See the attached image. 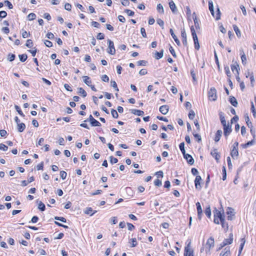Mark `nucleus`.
Masks as SVG:
<instances>
[{
    "mask_svg": "<svg viewBox=\"0 0 256 256\" xmlns=\"http://www.w3.org/2000/svg\"><path fill=\"white\" fill-rule=\"evenodd\" d=\"M26 46L31 48L33 46L32 41L31 40H28L26 44Z\"/></svg>",
    "mask_w": 256,
    "mask_h": 256,
    "instance_id": "46",
    "label": "nucleus"
},
{
    "mask_svg": "<svg viewBox=\"0 0 256 256\" xmlns=\"http://www.w3.org/2000/svg\"><path fill=\"white\" fill-rule=\"evenodd\" d=\"M170 8L173 12H175L176 10V8L175 4L173 1H171L169 2Z\"/></svg>",
    "mask_w": 256,
    "mask_h": 256,
    "instance_id": "28",
    "label": "nucleus"
},
{
    "mask_svg": "<svg viewBox=\"0 0 256 256\" xmlns=\"http://www.w3.org/2000/svg\"><path fill=\"white\" fill-rule=\"evenodd\" d=\"M230 68L232 72L235 75L236 77V79L238 82H240V78L239 77V72L238 70L239 68V64L237 62L232 60V64L230 65Z\"/></svg>",
    "mask_w": 256,
    "mask_h": 256,
    "instance_id": "2",
    "label": "nucleus"
},
{
    "mask_svg": "<svg viewBox=\"0 0 256 256\" xmlns=\"http://www.w3.org/2000/svg\"><path fill=\"white\" fill-rule=\"evenodd\" d=\"M241 60L242 61V63L244 65H246V56L244 54H243L241 56Z\"/></svg>",
    "mask_w": 256,
    "mask_h": 256,
    "instance_id": "56",
    "label": "nucleus"
},
{
    "mask_svg": "<svg viewBox=\"0 0 256 256\" xmlns=\"http://www.w3.org/2000/svg\"><path fill=\"white\" fill-rule=\"evenodd\" d=\"M38 208L40 210L43 212L45 210L46 206L42 202H40L38 204Z\"/></svg>",
    "mask_w": 256,
    "mask_h": 256,
    "instance_id": "39",
    "label": "nucleus"
},
{
    "mask_svg": "<svg viewBox=\"0 0 256 256\" xmlns=\"http://www.w3.org/2000/svg\"><path fill=\"white\" fill-rule=\"evenodd\" d=\"M108 52L110 54L114 55L116 53V50L114 46V43L110 40H108Z\"/></svg>",
    "mask_w": 256,
    "mask_h": 256,
    "instance_id": "6",
    "label": "nucleus"
},
{
    "mask_svg": "<svg viewBox=\"0 0 256 256\" xmlns=\"http://www.w3.org/2000/svg\"><path fill=\"white\" fill-rule=\"evenodd\" d=\"M208 98L210 100L215 101L216 100V90L214 88H211L208 92Z\"/></svg>",
    "mask_w": 256,
    "mask_h": 256,
    "instance_id": "5",
    "label": "nucleus"
},
{
    "mask_svg": "<svg viewBox=\"0 0 256 256\" xmlns=\"http://www.w3.org/2000/svg\"><path fill=\"white\" fill-rule=\"evenodd\" d=\"M124 12H126L128 16H133L134 14V12L128 9H126Z\"/></svg>",
    "mask_w": 256,
    "mask_h": 256,
    "instance_id": "55",
    "label": "nucleus"
},
{
    "mask_svg": "<svg viewBox=\"0 0 256 256\" xmlns=\"http://www.w3.org/2000/svg\"><path fill=\"white\" fill-rule=\"evenodd\" d=\"M190 242L186 244V246L184 248V256H194V251L190 248Z\"/></svg>",
    "mask_w": 256,
    "mask_h": 256,
    "instance_id": "7",
    "label": "nucleus"
},
{
    "mask_svg": "<svg viewBox=\"0 0 256 256\" xmlns=\"http://www.w3.org/2000/svg\"><path fill=\"white\" fill-rule=\"evenodd\" d=\"M179 148L180 150V151L182 152V154H186V150H185V149H184V142H181L180 145H179Z\"/></svg>",
    "mask_w": 256,
    "mask_h": 256,
    "instance_id": "31",
    "label": "nucleus"
},
{
    "mask_svg": "<svg viewBox=\"0 0 256 256\" xmlns=\"http://www.w3.org/2000/svg\"><path fill=\"white\" fill-rule=\"evenodd\" d=\"M14 108L20 115L22 116H24V114H23L20 106H18L17 105H15Z\"/></svg>",
    "mask_w": 256,
    "mask_h": 256,
    "instance_id": "37",
    "label": "nucleus"
},
{
    "mask_svg": "<svg viewBox=\"0 0 256 256\" xmlns=\"http://www.w3.org/2000/svg\"><path fill=\"white\" fill-rule=\"evenodd\" d=\"M224 135L227 136L230 133L232 130L231 128H229L228 126L226 125L225 127H224Z\"/></svg>",
    "mask_w": 256,
    "mask_h": 256,
    "instance_id": "25",
    "label": "nucleus"
},
{
    "mask_svg": "<svg viewBox=\"0 0 256 256\" xmlns=\"http://www.w3.org/2000/svg\"><path fill=\"white\" fill-rule=\"evenodd\" d=\"M214 238H212V237H210V238H209L208 240L206 242V252L208 251L210 252V248L214 246Z\"/></svg>",
    "mask_w": 256,
    "mask_h": 256,
    "instance_id": "8",
    "label": "nucleus"
},
{
    "mask_svg": "<svg viewBox=\"0 0 256 256\" xmlns=\"http://www.w3.org/2000/svg\"><path fill=\"white\" fill-rule=\"evenodd\" d=\"M17 127H18L17 128L19 132H22L24 130V129L26 128V125L24 123L22 122L19 124H18Z\"/></svg>",
    "mask_w": 256,
    "mask_h": 256,
    "instance_id": "23",
    "label": "nucleus"
},
{
    "mask_svg": "<svg viewBox=\"0 0 256 256\" xmlns=\"http://www.w3.org/2000/svg\"><path fill=\"white\" fill-rule=\"evenodd\" d=\"M208 8H209L210 11V12L211 14L212 15V16L216 18V20H218L220 19V9L218 8H217V13L216 14V16H214L213 2H212V1L211 0L208 1Z\"/></svg>",
    "mask_w": 256,
    "mask_h": 256,
    "instance_id": "3",
    "label": "nucleus"
},
{
    "mask_svg": "<svg viewBox=\"0 0 256 256\" xmlns=\"http://www.w3.org/2000/svg\"><path fill=\"white\" fill-rule=\"evenodd\" d=\"M15 58H16V56L14 54H8V59L10 61V62H12L13 60H14L15 59Z\"/></svg>",
    "mask_w": 256,
    "mask_h": 256,
    "instance_id": "52",
    "label": "nucleus"
},
{
    "mask_svg": "<svg viewBox=\"0 0 256 256\" xmlns=\"http://www.w3.org/2000/svg\"><path fill=\"white\" fill-rule=\"evenodd\" d=\"M54 219L57 220H60L63 222H66V220L64 217L55 216Z\"/></svg>",
    "mask_w": 256,
    "mask_h": 256,
    "instance_id": "53",
    "label": "nucleus"
},
{
    "mask_svg": "<svg viewBox=\"0 0 256 256\" xmlns=\"http://www.w3.org/2000/svg\"><path fill=\"white\" fill-rule=\"evenodd\" d=\"M111 114L114 118H117L118 117V112L114 109L112 110Z\"/></svg>",
    "mask_w": 256,
    "mask_h": 256,
    "instance_id": "41",
    "label": "nucleus"
},
{
    "mask_svg": "<svg viewBox=\"0 0 256 256\" xmlns=\"http://www.w3.org/2000/svg\"><path fill=\"white\" fill-rule=\"evenodd\" d=\"M181 36L183 44L186 46L187 45L186 34L184 29L182 30Z\"/></svg>",
    "mask_w": 256,
    "mask_h": 256,
    "instance_id": "17",
    "label": "nucleus"
},
{
    "mask_svg": "<svg viewBox=\"0 0 256 256\" xmlns=\"http://www.w3.org/2000/svg\"><path fill=\"white\" fill-rule=\"evenodd\" d=\"M64 8L68 11H70L72 9V5L69 3H66L64 4Z\"/></svg>",
    "mask_w": 256,
    "mask_h": 256,
    "instance_id": "63",
    "label": "nucleus"
},
{
    "mask_svg": "<svg viewBox=\"0 0 256 256\" xmlns=\"http://www.w3.org/2000/svg\"><path fill=\"white\" fill-rule=\"evenodd\" d=\"M234 209H232V208H228V210L226 212V214L228 215L227 218H228V220H233L234 216Z\"/></svg>",
    "mask_w": 256,
    "mask_h": 256,
    "instance_id": "14",
    "label": "nucleus"
},
{
    "mask_svg": "<svg viewBox=\"0 0 256 256\" xmlns=\"http://www.w3.org/2000/svg\"><path fill=\"white\" fill-rule=\"evenodd\" d=\"M224 250V252H222L220 256H230V250L229 248H226Z\"/></svg>",
    "mask_w": 256,
    "mask_h": 256,
    "instance_id": "24",
    "label": "nucleus"
},
{
    "mask_svg": "<svg viewBox=\"0 0 256 256\" xmlns=\"http://www.w3.org/2000/svg\"><path fill=\"white\" fill-rule=\"evenodd\" d=\"M92 211L93 210L92 208H87L86 210L85 213L88 214H90V216H92L96 212V211H95L94 212H92Z\"/></svg>",
    "mask_w": 256,
    "mask_h": 256,
    "instance_id": "34",
    "label": "nucleus"
},
{
    "mask_svg": "<svg viewBox=\"0 0 256 256\" xmlns=\"http://www.w3.org/2000/svg\"><path fill=\"white\" fill-rule=\"evenodd\" d=\"M230 102L234 106H236L238 103L236 98L234 96H230Z\"/></svg>",
    "mask_w": 256,
    "mask_h": 256,
    "instance_id": "27",
    "label": "nucleus"
},
{
    "mask_svg": "<svg viewBox=\"0 0 256 256\" xmlns=\"http://www.w3.org/2000/svg\"><path fill=\"white\" fill-rule=\"evenodd\" d=\"M196 206L198 212V217L199 220H201L202 214V210L200 204L199 202H197L196 203Z\"/></svg>",
    "mask_w": 256,
    "mask_h": 256,
    "instance_id": "10",
    "label": "nucleus"
},
{
    "mask_svg": "<svg viewBox=\"0 0 256 256\" xmlns=\"http://www.w3.org/2000/svg\"><path fill=\"white\" fill-rule=\"evenodd\" d=\"M131 242H130L131 244L130 247L134 248L137 246L138 242H136V238H132L130 240Z\"/></svg>",
    "mask_w": 256,
    "mask_h": 256,
    "instance_id": "33",
    "label": "nucleus"
},
{
    "mask_svg": "<svg viewBox=\"0 0 256 256\" xmlns=\"http://www.w3.org/2000/svg\"><path fill=\"white\" fill-rule=\"evenodd\" d=\"M192 18H193V19H194V25H195L196 27L197 28V26H198V20L196 19V16L195 12L193 13V14H192Z\"/></svg>",
    "mask_w": 256,
    "mask_h": 256,
    "instance_id": "48",
    "label": "nucleus"
},
{
    "mask_svg": "<svg viewBox=\"0 0 256 256\" xmlns=\"http://www.w3.org/2000/svg\"><path fill=\"white\" fill-rule=\"evenodd\" d=\"M168 106L167 105H163L160 108V112L163 114H166L168 112Z\"/></svg>",
    "mask_w": 256,
    "mask_h": 256,
    "instance_id": "16",
    "label": "nucleus"
},
{
    "mask_svg": "<svg viewBox=\"0 0 256 256\" xmlns=\"http://www.w3.org/2000/svg\"><path fill=\"white\" fill-rule=\"evenodd\" d=\"M193 135H194V137L197 140L198 142H201V140H202L201 136L199 134H194V132Z\"/></svg>",
    "mask_w": 256,
    "mask_h": 256,
    "instance_id": "61",
    "label": "nucleus"
},
{
    "mask_svg": "<svg viewBox=\"0 0 256 256\" xmlns=\"http://www.w3.org/2000/svg\"><path fill=\"white\" fill-rule=\"evenodd\" d=\"M110 83H111V86L112 88H114L116 91L118 92L119 90L118 88L117 84H116V82L114 80H111Z\"/></svg>",
    "mask_w": 256,
    "mask_h": 256,
    "instance_id": "42",
    "label": "nucleus"
},
{
    "mask_svg": "<svg viewBox=\"0 0 256 256\" xmlns=\"http://www.w3.org/2000/svg\"><path fill=\"white\" fill-rule=\"evenodd\" d=\"M36 15L34 13H30L28 16V18L30 20H34L36 18Z\"/></svg>",
    "mask_w": 256,
    "mask_h": 256,
    "instance_id": "45",
    "label": "nucleus"
},
{
    "mask_svg": "<svg viewBox=\"0 0 256 256\" xmlns=\"http://www.w3.org/2000/svg\"><path fill=\"white\" fill-rule=\"evenodd\" d=\"M84 82L88 86H90L92 80L88 76H82Z\"/></svg>",
    "mask_w": 256,
    "mask_h": 256,
    "instance_id": "22",
    "label": "nucleus"
},
{
    "mask_svg": "<svg viewBox=\"0 0 256 256\" xmlns=\"http://www.w3.org/2000/svg\"><path fill=\"white\" fill-rule=\"evenodd\" d=\"M18 57L20 58V61H21L22 62H25L28 58V56L26 54H20L18 56Z\"/></svg>",
    "mask_w": 256,
    "mask_h": 256,
    "instance_id": "32",
    "label": "nucleus"
},
{
    "mask_svg": "<svg viewBox=\"0 0 256 256\" xmlns=\"http://www.w3.org/2000/svg\"><path fill=\"white\" fill-rule=\"evenodd\" d=\"M169 50H170V54H172V56L176 58V56L175 51H174V49L171 46H170L169 48Z\"/></svg>",
    "mask_w": 256,
    "mask_h": 256,
    "instance_id": "58",
    "label": "nucleus"
},
{
    "mask_svg": "<svg viewBox=\"0 0 256 256\" xmlns=\"http://www.w3.org/2000/svg\"><path fill=\"white\" fill-rule=\"evenodd\" d=\"M7 13L6 11L2 10L0 11V18H3L6 16Z\"/></svg>",
    "mask_w": 256,
    "mask_h": 256,
    "instance_id": "60",
    "label": "nucleus"
},
{
    "mask_svg": "<svg viewBox=\"0 0 256 256\" xmlns=\"http://www.w3.org/2000/svg\"><path fill=\"white\" fill-rule=\"evenodd\" d=\"M90 124L92 126H101L100 123L95 119L91 122Z\"/></svg>",
    "mask_w": 256,
    "mask_h": 256,
    "instance_id": "35",
    "label": "nucleus"
},
{
    "mask_svg": "<svg viewBox=\"0 0 256 256\" xmlns=\"http://www.w3.org/2000/svg\"><path fill=\"white\" fill-rule=\"evenodd\" d=\"M214 222L216 224H220V223L222 228L225 231H226L228 228V224L226 222L224 212H222L216 209L214 210Z\"/></svg>",
    "mask_w": 256,
    "mask_h": 256,
    "instance_id": "1",
    "label": "nucleus"
},
{
    "mask_svg": "<svg viewBox=\"0 0 256 256\" xmlns=\"http://www.w3.org/2000/svg\"><path fill=\"white\" fill-rule=\"evenodd\" d=\"M110 162L112 164H116L118 162V160L116 158H114L112 156H110Z\"/></svg>",
    "mask_w": 256,
    "mask_h": 256,
    "instance_id": "59",
    "label": "nucleus"
},
{
    "mask_svg": "<svg viewBox=\"0 0 256 256\" xmlns=\"http://www.w3.org/2000/svg\"><path fill=\"white\" fill-rule=\"evenodd\" d=\"M202 180V178L200 176H196L194 180V184L196 189L200 190V181Z\"/></svg>",
    "mask_w": 256,
    "mask_h": 256,
    "instance_id": "12",
    "label": "nucleus"
},
{
    "mask_svg": "<svg viewBox=\"0 0 256 256\" xmlns=\"http://www.w3.org/2000/svg\"><path fill=\"white\" fill-rule=\"evenodd\" d=\"M220 120L222 125L224 127H225V126L227 125L226 122L224 118V117L222 116V114L220 115Z\"/></svg>",
    "mask_w": 256,
    "mask_h": 256,
    "instance_id": "40",
    "label": "nucleus"
},
{
    "mask_svg": "<svg viewBox=\"0 0 256 256\" xmlns=\"http://www.w3.org/2000/svg\"><path fill=\"white\" fill-rule=\"evenodd\" d=\"M130 111L132 114L138 116H142L144 114V112L141 110L131 109L130 110Z\"/></svg>",
    "mask_w": 256,
    "mask_h": 256,
    "instance_id": "18",
    "label": "nucleus"
},
{
    "mask_svg": "<svg viewBox=\"0 0 256 256\" xmlns=\"http://www.w3.org/2000/svg\"><path fill=\"white\" fill-rule=\"evenodd\" d=\"M102 80L104 82H108L109 81V78L106 74H104L102 76Z\"/></svg>",
    "mask_w": 256,
    "mask_h": 256,
    "instance_id": "64",
    "label": "nucleus"
},
{
    "mask_svg": "<svg viewBox=\"0 0 256 256\" xmlns=\"http://www.w3.org/2000/svg\"><path fill=\"white\" fill-rule=\"evenodd\" d=\"M190 120H193L195 116V113L194 110H190L188 115Z\"/></svg>",
    "mask_w": 256,
    "mask_h": 256,
    "instance_id": "47",
    "label": "nucleus"
},
{
    "mask_svg": "<svg viewBox=\"0 0 256 256\" xmlns=\"http://www.w3.org/2000/svg\"><path fill=\"white\" fill-rule=\"evenodd\" d=\"M211 155L218 162L220 156V154L218 152V150L216 149H214L210 152Z\"/></svg>",
    "mask_w": 256,
    "mask_h": 256,
    "instance_id": "15",
    "label": "nucleus"
},
{
    "mask_svg": "<svg viewBox=\"0 0 256 256\" xmlns=\"http://www.w3.org/2000/svg\"><path fill=\"white\" fill-rule=\"evenodd\" d=\"M78 94H81L83 97H86L87 95L86 92L82 88H78Z\"/></svg>",
    "mask_w": 256,
    "mask_h": 256,
    "instance_id": "29",
    "label": "nucleus"
},
{
    "mask_svg": "<svg viewBox=\"0 0 256 256\" xmlns=\"http://www.w3.org/2000/svg\"><path fill=\"white\" fill-rule=\"evenodd\" d=\"M251 110L254 117L256 116V110L254 108V104L252 102H251Z\"/></svg>",
    "mask_w": 256,
    "mask_h": 256,
    "instance_id": "44",
    "label": "nucleus"
},
{
    "mask_svg": "<svg viewBox=\"0 0 256 256\" xmlns=\"http://www.w3.org/2000/svg\"><path fill=\"white\" fill-rule=\"evenodd\" d=\"M44 44L48 48H51L52 46V43L48 40H46L44 41Z\"/></svg>",
    "mask_w": 256,
    "mask_h": 256,
    "instance_id": "62",
    "label": "nucleus"
},
{
    "mask_svg": "<svg viewBox=\"0 0 256 256\" xmlns=\"http://www.w3.org/2000/svg\"><path fill=\"white\" fill-rule=\"evenodd\" d=\"M254 140H252L248 142L246 144H242V146L243 148H247L249 146L252 145L254 144Z\"/></svg>",
    "mask_w": 256,
    "mask_h": 256,
    "instance_id": "36",
    "label": "nucleus"
},
{
    "mask_svg": "<svg viewBox=\"0 0 256 256\" xmlns=\"http://www.w3.org/2000/svg\"><path fill=\"white\" fill-rule=\"evenodd\" d=\"M222 130H218L216 134V136L214 138V141L216 142H218L220 140V138L222 136Z\"/></svg>",
    "mask_w": 256,
    "mask_h": 256,
    "instance_id": "21",
    "label": "nucleus"
},
{
    "mask_svg": "<svg viewBox=\"0 0 256 256\" xmlns=\"http://www.w3.org/2000/svg\"><path fill=\"white\" fill-rule=\"evenodd\" d=\"M238 142H236L234 144L232 150H231L230 156L233 159L237 158L238 155Z\"/></svg>",
    "mask_w": 256,
    "mask_h": 256,
    "instance_id": "4",
    "label": "nucleus"
},
{
    "mask_svg": "<svg viewBox=\"0 0 256 256\" xmlns=\"http://www.w3.org/2000/svg\"><path fill=\"white\" fill-rule=\"evenodd\" d=\"M156 9L160 13L164 14V8H163L162 6L160 4H159L157 5Z\"/></svg>",
    "mask_w": 256,
    "mask_h": 256,
    "instance_id": "38",
    "label": "nucleus"
},
{
    "mask_svg": "<svg viewBox=\"0 0 256 256\" xmlns=\"http://www.w3.org/2000/svg\"><path fill=\"white\" fill-rule=\"evenodd\" d=\"M204 213L206 214V215L208 218H210V216H211V210H210V206H208L205 210H204Z\"/></svg>",
    "mask_w": 256,
    "mask_h": 256,
    "instance_id": "30",
    "label": "nucleus"
},
{
    "mask_svg": "<svg viewBox=\"0 0 256 256\" xmlns=\"http://www.w3.org/2000/svg\"><path fill=\"white\" fill-rule=\"evenodd\" d=\"M164 55V50H162L160 52H156L155 53L154 58L156 60H160L162 58Z\"/></svg>",
    "mask_w": 256,
    "mask_h": 256,
    "instance_id": "20",
    "label": "nucleus"
},
{
    "mask_svg": "<svg viewBox=\"0 0 256 256\" xmlns=\"http://www.w3.org/2000/svg\"><path fill=\"white\" fill-rule=\"evenodd\" d=\"M66 176L67 174L66 172L64 170L60 172V176L62 180H65L66 178Z\"/></svg>",
    "mask_w": 256,
    "mask_h": 256,
    "instance_id": "51",
    "label": "nucleus"
},
{
    "mask_svg": "<svg viewBox=\"0 0 256 256\" xmlns=\"http://www.w3.org/2000/svg\"><path fill=\"white\" fill-rule=\"evenodd\" d=\"M224 71L227 76L230 78V72L228 66H224Z\"/></svg>",
    "mask_w": 256,
    "mask_h": 256,
    "instance_id": "57",
    "label": "nucleus"
},
{
    "mask_svg": "<svg viewBox=\"0 0 256 256\" xmlns=\"http://www.w3.org/2000/svg\"><path fill=\"white\" fill-rule=\"evenodd\" d=\"M22 35L23 38H26L30 35V33H28L26 30H24L23 29L22 30Z\"/></svg>",
    "mask_w": 256,
    "mask_h": 256,
    "instance_id": "50",
    "label": "nucleus"
},
{
    "mask_svg": "<svg viewBox=\"0 0 256 256\" xmlns=\"http://www.w3.org/2000/svg\"><path fill=\"white\" fill-rule=\"evenodd\" d=\"M233 240L232 236H230L228 238H226L224 240V241L220 244V248L226 246L227 244H229L232 243Z\"/></svg>",
    "mask_w": 256,
    "mask_h": 256,
    "instance_id": "11",
    "label": "nucleus"
},
{
    "mask_svg": "<svg viewBox=\"0 0 256 256\" xmlns=\"http://www.w3.org/2000/svg\"><path fill=\"white\" fill-rule=\"evenodd\" d=\"M193 40L194 42V48L196 50H198L200 49V46L198 43V36L193 38Z\"/></svg>",
    "mask_w": 256,
    "mask_h": 256,
    "instance_id": "26",
    "label": "nucleus"
},
{
    "mask_svg": "<svg viewBox=\"0 0 256 256\" xmlns=\"http://www.w3.org/2000/svg\"><path fill=\"white\" fill-rule=\"evenodd\" d=\"M183 156H184V158L186 160V161L188 164H190V165H192L194 164V161L191 155H190L188 154H184Z\"/></svg>",
    "mask_w": 256,
    "mask_h": 256,
    "instance_id": "13",
    "label": "nucleus"
},
{
    "mask_svg": "<svg viewBox=\"0 0 256 256\" xmlns=\"http://www.w3.org/2000/svg\"><path fill=\"white\" fill-rule=\"evenodd\" d=\"M190 31H191V32H192V38H194L195 37L197 36V35H196V32L195 30H194V28L193 26H192L190 27Z\"/></svg>",
    "mask_w": 256,
    "mask_h": 256,
    "instance_id": "54",
    "label": "nucleus"
},
{
    "mask_svg": "<svg viewBox=\"0 0 256 256\" xmlns=\"http://www.w3.org/2000/svg\"><path fill=\"white\" fill-rule=\"evenodd\" d=\"M156 22L160 26H161L162 28H164V22L162 19H160V18L157 19Z\"/></svg>",
    "mask_w": 256,
    "mask_h": 256,
    "instance_id": "49",
    "label": "nucleus"
},
{
    "mask_svg": "<svg viewBox=\"0 0 256 256\" xmlns=\"http://www.w3.org/2000/svg\"><path fill=\"white\" fill-rule=\"evenodd\" d=\"M246 75V78H248V76H250V84L252 87L254 86V76L252 72H250L249 70L247 71L244 74Z\"/></svg>",
    "mask_w": 256,
    "mask_h": 256,
    "instance_id": "9",
    "label": "nucleus"
},
{
    "mask_svg": "<svg viewBox=\"0 0 256 256\" xmlns=\"http://www.w3.org/2000/svg\"><path fill=\"white\" fill-rule=\"evenodd\" d=\"M233 28H234V30L235 31L237 36L238 37H239L240 36V31L239 30L238 26H237L234 24V25H233Z\"/></svg>",
    "mask_w": 256,
    "mask_h": 256,
    "instance_id": "43",
    "label": "nucleus"
},
{
    "mask_svg": "<svg viewBox=\"0 0 256 256\" xmlns=\"http://www.w3.org/2000/svg\"><path fill=\"white\" fill-rule=\"evenodd\" d=\"M170 34L172 36L174 40V41L176 42V44H177V45L180 46V42L178 40V38L176 37V34H174V32L172 29L170 28Z\"/></svg>",
    "mask_w": 256,
    "mask_h": 256,
    "instance_id": "19",
    "label": "nucleus"
}]
</instances>
